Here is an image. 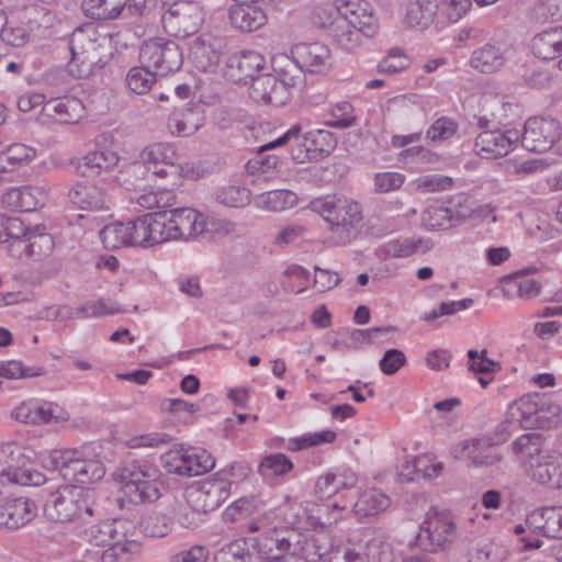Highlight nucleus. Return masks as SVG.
I'll use <instances>...</instances> for the list:
<instances>
[{"mask_svg":"<svg viewBox=\"0 0 562 562\" xmlns=\"http://www.w3.org/2000/svg\"><path fill=\"white\" fill-rule=\"evenodd\" d=\"M273 74L257 75L251 81L249 95L256 102L281 106L291 99V88L301 80L300 69L288 55L272 58Z\"/></svg>","mask_w":562,"mask_h":562,"instance_id":"f257e3e1","label":"nucleus"},{"mask_svg":"<svg viewBox=\"0 0 562 562\" xmlns=\"http://www.w3.org/2000/svg\"><path fill=\"white\" fill-rule=\"evenodd\" d=\"M351 3L331 22L328 35L345 50H352L362 44L363 38L373 37L379 29L376 18L364 8H353Z\"/></svg>","mask_w":562,"mask_h":562,"instance_id":"f03ea898","label":"nucleus"},{"mask_svg":"<svg viewBox=\"0 0 562 562\" xmlns=\"http://www.w3.org/2000/svg\"><path fill=\"white\" fill-rule=\"evenodd\" d=\"M158 476L156 467L138 460L126 461L115 471L124 495L133 504L153 503L160 497Z\"/></svg>","mask_w":562,"mask_h":562,"instance_id":"7ed1b4c3","label":"nucleus"},{"mask_svg":"<svg viewBox=\"0 0 562 562\" xmlns=\"http://www.w3.org/2000/svg\"><path fill=\"white\" fill-rule=\"evenodd\" d=\"M311 209L330 224L331 231L341 229L342 241H350L358 235L362 222L359 203L344 196L326 195L314 199Z\"/></svg>","mask_w":562,"mask_h":562,"instance_id":"20e7f679","label":"nucleus"},{"mask_svg":"<svg viewBox=\"0 0 562 562\" xmlns=\"http://www.w3.org/2000/svg\"><path fill=\"white\" fill-rule=\"evenodd\" d=\"M457 536V527L449 514H429L415 536L414 544L420 550L436 553L443 551Z\"/></svg>","mask_w":562,"mask_h":562,"instance_id":"39448f33","label":"nucleus"},{"mask_svg":"<svg viewBox=\"0 0 562 562\" xmlns=\"http://www.w3.org/2000/svg\"><path fill=\"white\" fill-rule=\"evenodd\" d=\"M139 60L159 76L178 70L182 65V53L171 40L154 37L143 43Z\"/></svg>","mask_w":562,"mask_h":562,"instance_id":"423d86ee","label":"nucleus"},{"mask_svg":"<svg viewBox=\"0 0 562 562\" xmlns=\"http://www.w3.org/2000/svg\"><path fill=\"white\" fill-rule=\"evenodd\" d=\"M0 462L5 467L0 471V476L9 482L23 486H40L46 477L40 471L27 467L30 460L24 449L15 443H7L0 448Z\"/></svg>","mask_w":562,"mask_h":562,"instance_id":"0eeeda50","label":"nucleus"},{"mask_svg":"<svg viewBox=\"0 0 562 562\" xmlns=\"http://www.w3.org/2000/svg\"><path fill=\"white\" fill-rule=\"evenodd\" d=\"M505 425L497 427L493 435L482 436L473 440H464L454 450L456 458H467L475 467H493L503 460L495 446L506 441Z\"/></svg>","mask_w":562,"mask_h":562,"instance_id":"6e6552de","label":"nucleus"},{"mask_svg":"<svg viewBox=\"0 0 562 562\" xmlns=\"http://www.w3.org/2000/svg\"><path fill=\"white\" fill-rule=\"evenodd\" d=\"M164 221V241L171 239H188L189 237L202 234L207 223L202 214L191 207H178L158 211Z\"/></svg>","mask_w":562,"mask_h":562,"instance_id":"1a4fd4ad","label":"nucleus"},{"mask_svg":"<svg viewBox=\"0 0 562 562\" xmlns=\"http://www.w3.org/2000/svg\"><path fill=\"white\" fill-rule=\"evenodd\" d=\"M81 7L87 16L102 21L128 20L149 12L147 0H83Z\"/></svg>","mask_w":562,"mask_h":562,"instance_id":"9d476101","label":"nucleus"},{"mask_svg":"<svg viewBox=\"0 0 562 562\" xmlns=\"http://www.w3.org/2000/svg\"><path fill=\"white\" fill-rule=\"evenodd\" d=\"M284 533L285 530L274 528L259 536L245 539L255 553L256 561L281 562L285 555L296 554V546H293L291 539L285 537Z\"/></svg>","mask_w":562,"mask_h":562,"instance_id":"9b49d317","label":"nucleus"},{"mask_svg":"<svg viewBox=\"0 0 562 562\" xmlns=\"http://www.w3.org/2000/svg\"><path fill=\"white\" fill-rule=\"evenodd\" d=\"M561 137L560 122L554 119L530 117L526 121L521 145L529 151L544 153Z\"/></svg>","mask_w":562,"mask_h":562,"instance_id":"f8f14e48","label":"nucleus"},{"mask_svg":"<svg viewBox=\"0 0 562 562\" xmlns=\"http://www.w3.org/2000/svg\"><path fill=\"white\" fill-rule=\"evenodd\" d=\"M291 61L300 69L311 74H323L331 66V53L321 42L297 43L291 48Z\"/></svg>","mask_w":562,"mask_h":562,"instance_id":"ddd939ff","label":"nucleus"},{"mask_svg":"<svg viewBox=\"0 0 562 562\" xmlns=\"http://www.w3.org/2000/svg\"><path fill=\"white\" fill-rule=\"evenodd\" d=\"M520 134L517 130L505 132L498 128L481 132L474 143L475 153L484 159H496L504 157L513 150L515 143L519 140Z\"/></svg>","mask_w":562,"mask_h":562,"instance_id":"4468645a","label":"nucleus"},{"mask_svg":"<svg viewBox=\"0 0 562 562\" xmlns=\"http://www.w3.org/2000/svg\"><path fill=\"white\" fill-rule=\"evenodd\" d=\"M83 530L85 539L92 546L104 547L114 541H123L132 538L135 527L125 519L97 520Z\"/></svg>","mask_w":562,"mask_h":562,"instance_id":"2eb2a0df","label":"nucleus"},{"mask_svg":"<svg viewBox=\"0 0 562 562\" xmlns=\"http://www.w3.org/2000/svg\"><path fill=\"white\" fill-rule=\"evenodd\" d=\"M265 66V58L255 50L237 52L229 55L225 61L224 76L234 83L254 81L257 72Z\"/></svg>","mask_w":562,"mask_h":562,"instance_id":"dca6fc26","label":"nucleus"},{"mask_svg":"<svg viewBox=\"0 0 562 562\" xmlns=\"http://www.w3.org/2000/svg\"><path fill=\"white\" fill-rule=\"evenodd\" d=\"M164 225L158 211L130 221V246L150 247L164 243Z\"/></svg>","mask_w":562,"mask_h":562,"instance_id":"f3484780","label":"nucleus"},{"mask_svg":"<svg viewBox=\"0 0 562 562\" xmlns=\"http://www.w3.org/2000/svg\"><path fill=\"white\" fill-rule=\"evenodd\" d=\"M68 201L79 210L109 212L110 199L103 188L89 181H79L68 191Z\"/></svg>","mask_w":562,"mask_h":562,"instance_id":"a211bd4d","label":"nucleus"},{"mask_svg":"<svg viewBox=\"0 0 562 562\" xmlns=\"http://www.w3.org/2000/svg\"><path fill=\"white\" fill-rule=\"evenodd\" d=\"M231 482L216 475L200 483L191 493V497L202 513H209L220 507L229 495Z\"/></svg>","mask_w":562,"mask_h":562,"instance_id":"6ab92c4d","label":"nucleus"},{"mask_svg":"<svg viewBox=\"0 0 562 562\" xmlns=\"http://www.w3.org/2000/svg\"><path fill=\"white\" fill-rule=\"evenodd\" d=\"M37 515V505L29 497H15L0 504V527L15 530Z\"/></svg>","mask_w":562,"mask_h":562,"instance_id":"aec40b11","label":"nucleus"},{"mask_svg":"<svg viewBox=\"0 0 562 562\" xmlns=\"http://www.w3.org/2000/svg\"><path fill=\"white\" fill-rule=\"evenodd\" d=\"M522 411V420L532 427L551 429L560 422V406L549 398H539L532 403H526Z\"/></svg>","mask_w":562,"mask_h":562,"instance_id":"412c9836","label":"nucleus"},{"mask_svg":"<svg viewBox=\"0 0 562 562\" xmlns=\"http://www.w3.org/2000/svg\"><path fill=\"white\" fill-rule=\"evenodd\" d=\"M77 486H65L52 493L45 504L46 516L54 521L68 522L75 520Z\"/></svg>","mask_w":562,"mask_h":562,"instance_id":"4be33fe9","label":"nucleus"},{"mask_svg":"<svg viewBox=\"0 0 562 562\" xmlns=\"http://www.w3.org/2000/svg\"><path fill=\"white\" fill-rule=\"evenodd\" d=\"M100 499L95 488L77 486L74 521L79 525H90L103 518L104 510Z\"/></svg>","mask_w":562,"mask_h":562,"instance_id":"5701e85b","label":"nucleus"},{"mask_svg":"<svg viewBox=\"0 0 562 562\" xmlns=\"http://www.w3.org/2000/svg\"><path fill=\"white\" fill-rule=\"evenodd\" d=\"M231 25L244 33L254 32L266 24L267 15L254 2H238L228 10Z\"/></svg>","mask_w":562,"mask_h":562,"instance_id":"b1692460","label":"nucleus"},{"mask_svg":"<svg viewBox=\"0 0 562 562\" xmlns=\"http://www.w3.org/2000/svg\"><path fill=\"white\" fill-rule=\"evenodd\" d=\"M204 113L201 104H187L177 109L168 121L172 134L181 137L194 134L204 124Z\"/></svg>","mask_w":562,"mask_h":562,"instance_id":"393cba45","label":"nucleus"},{"mask_svg":"<svg viewBox=\"0 0 562 562\" xmlns=\"http://www.w3.org/2000/svg\"><path fill=\"white\" fill-rule=\"evenodd\" d=\"M526 473L539 484L562 488V456L546 453L541 461L532 464Z\"/></svg>","mask_w":562,"mask_h":562,"instance_id":"a878e982","label":"nucleus"},{"mask_svg":"<svg viewBox=\"0 0 562 562\" xmlns=\"http://www.w3.org/2000/svg\"><path fill=\"white\" fill-rule=\"evenodd\" d=\"M119 160L120 158L115 151L109 149L94 150L80 159L76 172L85 178H93L112 170Z\"/></svg>","mask_w":562,"mask_h":562,"instance_id":"bb28decb","label":"nucleus"},{"mask_svg":"<svg viewBox=\"0 0 562 562\" xmlns=\"http://www.w3.org/2000/svg\"><path fill=\"white\" fill-rule=\"evenodd\" d=\"M541 438L540 434L527 432L513 442V452L521 462L526 472L546 456L542 451Z\"/></svg>","mask_w":562,"mask_h":562,"instance_id":"cd10ccee","label":"nucleus"},{"mask_svg":"<svg viewBox=\"0 0 562 562\" xmlns=\"http://www.w3.org/2000/svg\"><path fill=\"white\" fill-rule=\"evenodd\" d=\"M531 48L533 54L543 60H552L562 56V26L537 34L532 38Z\"/></svg>","mask_w":562,"mask_h":562,"instance_id":"c85d7f7f","label":"nucleus"},{"mask_svg":"<svg viewBox=\"0 0 562 562\" xmlns=\"http://www.w3.org/2000/svg\"><path fill=\"white\" fill-rule=\"evenodd\" d=\"M168 151L170 155L166 153L162 144L150 145L140 153L139 162H144L153 175L167 177L169 173H172L171 169L176 168L171 161L173 151L170 149Z\"/></svg>","mask_w":562,"mask_h":562,"instance_id":"c756f323","label":"nucleus"},{"mask_svg":"<svg viewBox=\"0 0 562 562\" xmlns=\"http://www.w3.org/2000/svg\"><path fill=\"white\" fill-rule=\"evenodd\" d=\"M302 127L296 124L292 126L286 133L282 136L278 137L276 140H272L268 144L262 145V148H276L278 146H282L288 144L289 142H293L291 145V157L294 161L299 164H303L307 160H312L311 154L308 153V147L306 144L305 133L301 134Z\"/></svg>","mask_w":562,"mask_h":562,"instance_id":"7c9ffc66","label":"nucleus"},{"mask_svg":"<svg viewBox=\"0 0 562 562\" xmlns=\"http://www.w3.org/2000/svg\"><path fill=\"white\" fill-rule=\"evenodd\" d=\"M85 458L78 450L56 451L53 456V463L59 474L69 482L79 483Z\"/></svg>","mask_w":562,"mask_h":562,"instance_id":"2f4dec72","label":"nucleus"},{"mask_svg":"<svg viewBox=\"0 0 562 562\" xmlns=\"http://www.w3.org/2000/svg\"><path fill=\"white\" fill-rule=\"evenodd\" d=\"M46 192L38 187H23L8 192L9 202L22 212H32L46 203Z\"/></svg>","mask_w":562,"mask_h":562,"instance_id":"473e14b6","label":"nucleus"},{"mask_svg":"<svg viewBox=\"0 0 562 562\" xmlns=\"http://www.w3.org/2000/svg\"><path fill=\"white\" fill-rule=\"evenodd\" d=\"M437 10L436 0H409L406 21L413 27L427 29L434 22Z\"/></svg>","mask_w":562,"mask_h":562,"instance_id":"72a5a7b5","label":"nucleus"},{"mask_svg":"<svg viewBox=\"0 0 562 562\" xmlns=\"http://www.w3.org/2000/svg\"><path fill=\"white\" fill-rule=\"evenodd\" d=\"M432 247L430 239L425 238H404L394 239L386 243L382 248L381 252L385 257L403 258L408 257L418 252L425 254Z\"/></svg>","mask_w":562,"mask_h":562,"instance_id":"f704fd0d","label":"nucleus"},{"mask_svg":"<svg viewBox=\"0 0 562 562\" xmlns=\"http://www.w3.org/2000/svg\"><path fill=\"white\" fill-rule=\"evenodd\" d=\"M505 63L503 52L499 46L486 44L472 53L471 65L484 74H492L498 70Z\"/></svg>","mask_w":562,"mask_h":562,"instance_id":"c9c22d12","label":"nucleus"},{"mask_svg":"<svg viewBox=\"0 0 562 562\" xmlns=\"http://www.w3.org/2000/svg\"><path fill=\"white\" fill-rule=\"evenodd\" d=\"M35 155V148L24 144H4V150L0 156V173L14 171L19 166L32 161Z\"/></svg>","mask_w":562,"mask_h":562,"instance_id":"e433bc0d","label":"nucleus"},{"mask_svg":"<svg viewBox=\"0 0 562 562\" xmlns=\"http://www.w3.org/2000/svg\"><path fill=\"white\" fill-rule=\"evenodd\" d=\"M390 506V498L382 492L372 488L362 492L353 505L355 514L359 517L378 515Z\"/></svg>","mask_w":562,"mask_h":562,"instance_id":"4c0bfd02","label":"nucleus"},{"mask_svg":"<svg viewBox=\"0 0 562 562\" xmlns=\"http://www.w3.org/2000/svg\"><path fill=\"white\" fill-rule=\"evenodd\" d=\"M44 231L45 227L35 226L29 233V243L23 245L25 259L41 260L53 250V237Z\"/></svg>","mask_w":562,"mask_h":562,"instance_id":"58836bf2","label":"nucleus"},{"mask_svg":"<svg viewBox=\"0 0 562 562\" xmlns=\"http://www.w3.org/2000/svg\"><path fill=\"white\" fill-rule=\"evenodd\" d=\"M47 109L55 113L58 119L68 124L77 123L85 114L82 102L75 97H65L50 100Z\"/></svg>","mask_w":562,"mask_h":562,"instance_id":"ea45409f","label":"nucleus"},{"mask_svg":"<svg viewBox=\"0 0 562 562\" xmlns=\"http://www.w3.org/2000/svg\"><path fill=\"white\" fill-rule=\"evenodd\" d=\"M228 53L227 43L223 37H212L207 42L203 41L201 46L194 50L195 58H205L200 60V67L203 70L216 66L222 57Z\"/></svg>","mask_w":562,"mask_h":562,"instance_id":"a19ab883","label":"nucleus"},{"mask_svg":"<svg viewBox=\"0 0 562 562\" xmlns=\"http://www.w3.org/2000/svg\"><path fill=\"white\" fill-rule=\"evenodd\" d=\"M214 562H257L245 538L233 540L214 555Z\"/></svg>","mask_w":562,"mask_h":562,"instance_id":"79ce46f5","label":"nucleus"},{"mask_svg":"<svg viewBox=\"0 0 562 562\" xmlns=\"http://www.w3.org/2000/svg\"><path fill=\"white\" fill-rule=\"evenodd\" d=\"M305 137L312 160L329 155L337 143L334 134L324 130L308 131Z\"/></svg>","mask_w":562,"mask_h":562,"instance_id":"37998d69","label":"nucleus"},{"mask_svg":"<svg viewBox=\"0 0 562 562\" xmlns=\"http://www.w3.org/2000/svg\"><path fill=\"white\" fill-rule=\"evenodd\" d=\"M162 9L165 14H169L173 18H179L182 21L191 20L193 26L200 25L203 21V13L198 3L189 0H177L169 2L168 0L162 1Z\"/></svg>","mask_w":562,"mask_h":562,"instance_id":"c03bdc74","label":"nucleus"},{"mask_svg":"<svg viewBox=\"0 0 562 562\" xmlns=\"http://www.w3.org/2000/svg\"><path fill=\"white\" fill-rule=\"evenodd\" d=\"M259 206L273 212L291 209L297 203V195L290 190H271L257 198Z\"/></svg>","mask_w":562,"mask_h":562,"instance_id":"a18cd8bd","label":"nucleus"},{"mask_svg":"<svg viewBox=\"0 0 562 562\" xmlns=\"http://www.w3.org/2000/svg\"><path fill=\"white\" fill-rule=\"evenodd\" d=\"M293 469L292 461L283 453L266 456L258 467V472L265 479L284 475Z\"/></svg>","mask_w":562,"mask_h":562,"instance_id":"49530a36","label":"nucleus"},{"mask_svg":"<svg viewBox=\"0 0 562 562\" xmlns=\"http://www.w3.org/2000/svg\"><path fill=\"white\" fill-rule=\"evenodd\" d=\"M105 248L130 246V222L105 225L99 233Z\"/></svg>","mask_w":562,"mask_h":562,"instance_id":"de8ad7c7","label":"nucleus"},{"mask_svg":"<svg viewBox=\"0 0 562 562\" xmlns=\"http://www.w3.org/2000/svg\"><path fill=\"white\" fill-rule=\"evenodd\" d=\"M148 172V167L144 162L133 161L120 171L117 180L126 190H137L145 186Z\"/></svg>","mask_w":562,"mask_h":562,"instance_id":"09e8293b","label":"nucleus"},{"mask_svg":"<svg viewBox=\"0 0 562 562\" xmlns=\"http://www.w3.org/2000/svg\"><path fill=\"white\" fill-rule=\"evenodd\" d=\"M139 551V543L131 538L109 544L100 557V562H127L130 555Z\"/></svg>","mask_w":562,"mask_h":562,"instance_id":"8fccbe9b","label":"nucleus"},{"mask_svg":"<svg viewBox=\"0 0 562 562\" xmlns=\"http://www.w3.org/2000/svg\"><path fill=\"white\" fill-rule=\"evenodd\" d=\"M156 76L151 69L146 65L140 67H133L126 75V85L128 89L137 94H144L149 91L153 83L156 81Z\"/></svg>","mask_w":562,"mask_h":562,"instance_id":"3c124183","label":"nucleus"},{"mask_svg":"<svg viewBox=\"0 0 562 562\" xmlns=\"http://www.w3.org/2000/svg\"><path fill=\"white\" fill-rule=\"evenodd\" d=\"M423 225L429 229H447L454 225V214L449 207H430L423 212Z\"/></svg>","mask_w":562,"mask_h":562,"instance_id":"603ef678","label":"nucleus"},{"mask_svg":"<svg viewBox=\"0 0 562 562\" xmlns=\"http://www.w3.org/2000/svg\"><path fill=\"white\" fill-rule=\"evenodd\" d=\"M69 420V414L54 403L33 404V425L61 423Z\"/></svg>","mask_w":562,"mask_h":562,"instance_id":"864d4df0","label":"nucleus"},{"mask_svg":"<svg viewBox=\"0 0 562 562\" xmlns=\"http://www.w3.org/2000/svg\"><path fill=\"white\" fill-rule=\"evenodd\" d=\"M187 458L189 477L204 474L215 467L212 454L202 448H189Z\"/></svg>","mask_w":562,"mask_h":562,"instance_id":"5fc2aeb1","label":"nucleus"},{"mask_svg":"<svg viewBox=\"0 0 562 562\" xmlns=\"http://www.w3.org/2000/svg\"><path fill=\"white\" fill-rule=\"evenodd\" d=\"M402 481L417 482L420 479H431L429 472V460L427 458H415L402 464L398 473Z\"/></svg>","mask_w":562,"mask_h":562,"instance_id":"6e6d98bb","label":"nucleus"},{"mask_svg":"<svg viewBox=\"0 0 562 562\" xmlns=\"http://www.w3.org/2000/svg\"><path fill=\"white\" fill-rule=\"evenodd\" d=\"M140 527L146 536L161 538L171 531L172 521L166 515L157 513L145 517L140 522Z\"/></svg>","mask_w":562,"mask_h":562,"instance_id":"4d7b16f0","label":"nucleus"},{"mask_svg":"<svg viewBox=\"0 0 562 562\" xmlns=\"http://www.w3.org/2000/svg\"><path fill=\"white\" fill-rule=\"evenodd\" d=\"M45 374L43 368L25 367L21 361L11 360L1 362V376L7 379H24Z\"/></svg>","mask_w":562,"mask_h":562,"instance_id":"13d9d810","label":"nucleus"},{"mask_svg":"<svg viewBox=\"0 0 562 562\" xmlns=\"http://www.w3.org/2000/svg\"><path fill=\"white\" fill-rule=\"evenodd\" d=\"M409 66V59L400 48H391L387 55L379 63L378 71L393 75L405 70Z\"/></svg>","mask_w":562,"mask_h":562,"instance_id":"bf43d9fd","label":"nucleus"},{"mask_svg":"<svg viewBox=\"0 0 562 562\" xmlns=\"http://www.w3.org/2000/svg\"><path fill=\"white\" fill-rule=\"evenodd\" d=\"M217 201L231 207H243L250 202V191L244 187L231 186L218 192Z\"/></svg>","mask_w":562,"mask_h":562,"instance_id":"052dcab7","label":"nucleus"},{"mask_svg":"<svg viewBox=\"0 0 562 562\" xmlns=\"http://www.w3.org/2000/svg\"><path fill=\"white\" fill-rule=\"evenodd\" d=\"M1 41L12 47H22L30 40V31L25 25L9 22L2 30Z\"/></svg>","mask_w":562,"mask_h":562,"instance_id":"680f3d73","label":"nucleus"},{"mask_svg":"<svg viewBox=\"0 0 562 562\" xmlns=\"http://www.w3.org/2000/svg\"><path fill=\"white\" fill-rule=\"evenodd\" d=\"M336 437L337 434L334 430H323L319 432L307 434L300 438L292 439L290 449L293 451H299L322 443H330L335 441Z\"/></svg>","mask_w":562,"mask_h":562,"instance_id":"e2e57ef3","label":"nucleus"},{"mask_svg":"<svg viewBox=\"0 0 562 562\" xmlns=\"http://www.w3.org/2000/svg\"><path fill=\"white\" fill-rule=\"evenodd\" d=\"M188 449L170 450L162 457L165 469L169 473L189 476V471L186 470L189 465L187 463Z\"/></svg>","mask_w":562,"mask_h":562,"instance_id":"0e129e2a","label":"nucleus"},{"mask_svg":"<svg viewBox=\"0 0 562 562\" xmlns=\"http://www.w3.org/2000/svg\"><path fill=\"white\" fill-rule=\"evenodd\" d=\"M123 310L120 306H114L104 299H100L94 302H87L86 304L77 308V314L82 317H99L108 314L121 313Z\"/></svg>","mask_w":562,"mask_h":562,"instance_id":"69168bd1","label":"nucleus"},{"mask_svg":"<svg viewBox=\"0 0 562 562\" xmlns=\"http://www.w3.org/2000/svg\"><path fill=\"white\" fill-rule=\"evenodd\" d=\"M200 512L199 506L192 508L188 505L179 504L173 508V516L170 519L172 525L178 524L182 528L193 529L199 525L198 516Z\"/></svg>","mask_w":562,"mask_h":562,"instance_id":"338daca9","label":"nucleus"},{"mask_svg":"<svg viewBox=\"0 0 562 562\" xmlns=\"http://www.w3.org/2000/svg\"><path fill=\"white\" fill-rule=\"evenodd\" d=\"M457 127L458 125L453 120L442 116L432 123L426 136L431 140H445L456 134Z\"/></svg>","mask_w":562,"mask_h":562,"instance_id":"774afa93","label":"nucleus"}]
</instances>
